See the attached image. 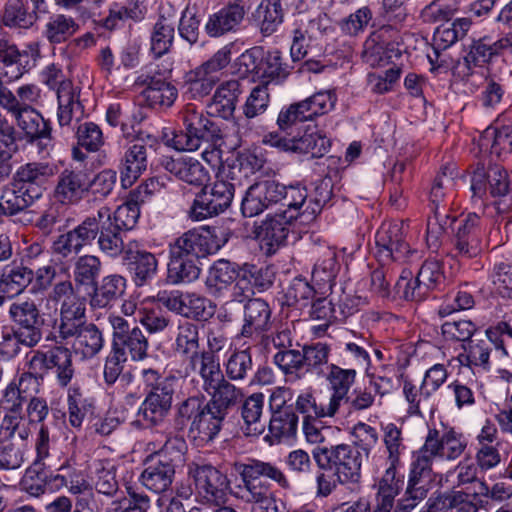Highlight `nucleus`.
I'll return each mask as SVG.
<instances>
[{"label":"nucleus","mask_w":512,"mask_h":512,"mask_svg":"<svg viewBox=\"0 0 512 512\" xmlns=\"http://www.w3.org/2000/svg\"><path fill=\"white\" fill-rule=\"evenodd\" d=\"M49 370L54 372L60 387H67L74 376L71 351L63 346L50 349Z\"/></svg>","instance_id":"nucleus-52"},{"label":"nucleus","mask_w":512,"mask_h":512,"mask_svg":"<svg viewBox=\"0 0 512 512\" xmlns=\"http://www.w3.org/2000/svg\"><path fill=\"white\" fill-rule=\"evenodd\" d=\"M425 443L426 451H430L436 458L449 461L459 458L467 447L466 438L453 428L429 429Z\"/></svg>","instance_id":"nucleus-13"},{"label":"nucleus","mask_w":512,"mask_h":512,"mask_svg":"<svg viewBox=\"0 0 512 512\" xmlns=\"http://www.w3.org/2000/svg\"><path fill=\"white\" fill-rule=\"evenodd\" d=\"M397 34V29L391 25H383L370 34L364 43L362 58L371 67L383 66L385 59V39L389 34Z\"/></svg>","instance_id":"nucleus-45"},{"label":"nucleus","mask_w":512,"mask_h":512,"mask_svg":"<svg viewBox=\"0 0 512 512\" xmlns=\"http://www.w3.org/2000/svg\"><path fill=\"white\" fill-rule=\"evenodd\" d=\"M336 95L332 91H320L299 101L308 120L331 111L336 103Z\"/></svg>","instance_id":"nucleus-64"},{"label":"nucleus","mask_w":512,"mask_h":512,"mask_svg":"<svg viewBox=\"0 0 512 512\" xmlns=\"http://www.w3.org/2000/svg\"><path fill=\"white\" fill-rule=\"evenodd\" d=\"M138 83L146 86L142 94L147 104L154 109L170 108L178 97L177 88L161 77L141 75Z\"/></svg>","instance_id":"nucleus-26"},{"label":"nucleus","mask_w":512,"mask_h":512,"mask_svg":"<svg viewBox=\"0 0 512 512\" xmlns=\"http://www.w3.org/2000/svg\"><path fill=\"white\" fill-rule=\"evenodd\" d=\"M34 200L13 180L5 185L0 195V214L14 216L26 211Z\"/></svg>","instance_id":"nucleus-43"},{"label":"nucleus","mask_w":512,"mask_h":512,"mask_svg":"<svg viewBox=\"0 0 512 512\" xmlns=\"http://www.w3.org/2000/svg\"><path fill=\"white\" fill-rule=\"evenodd\" d=\"M245 14L246 9L243 2L235 0L209 16L205 24V31L210 37H221L234 32L242 23Z\"/></svg>","instance_id":"nucleus-22"},{"label":"nucleus","mask_w":512,"mask_h":512,"mask_svg":"<svg viewBox=\"0 0 512 512\" xmlns=\"http://www.w3.org/2000/svg\"><path fill=\"white\" fill-rule=\"evenodd\" d=\"M126 290V279L119 274L104 276L93 286L90 298L92 308H107L120 299Z\"/></svg>","instance_id":"nucleus-35"},{"label":"nucleus","mask_w":512,"mask_h":512,"mask_svg":"<svg viewBox=\"0 0 512 512\" xmlns=\"http://www.w3.org/2000/svg\"><path fill=\"white\" fill-rule=\"evenodd\" d=\"M210 295L243 302L250 297V286L243 267L225 259L214 262L205 281Z\"/></svg>","instance_id":"nucleus-4"},{"label":"nucleus","mask_w":512,"mask_h":512,"mask_svg":"<svg viewBox=\"0 0 512 512\" xmlns=\"http://www.w3.org/2000/svg\"><path fill=\"white\" fill-rule=\"evenodd\" d=\"M118 465L112 459H97L91 465L93 488L102 495L114 497L119 491L117 479Z\"/></svg>","instance_id":"nucleus-34"},{"label":"nucleus","mask_w":512,"mask_h":512,"mask_svg":"<svg viewBox=\"0 0 512 512\" xmlns=\"http://www.w3.org/2000/svg\"><path fill=\"white\" fill-rule=\"evenodd\" d=\"M160 390V393L147 392L139 407L138 421L145 427L161 426L170 413L175 391H169L165 385Z\"/></svg>","instance_id":"nucleus-17"},{"label":"nucleus","mask_w":512,"mask_h":512,"mask_svg":"<svg viewBox=\"0 0 512 512\" xmlns=\"http://www.w3.org/2000/svg\"><path fill=\"white\" fill-rule=\"evenodd\" d=\"M69 423L79 429L85 418L93 415L95 406L92 398L82 393L79 387H70L67 395Z\"/></svg>","instance_id":"nucleus-48"},{"label":"nucleus","mask_w":512,"mask_h":512,"mask_svg":"<svg viewBox=\"0 0 512 512\" xmlns=\"http://www.w3.org/2000/svg\"><path fill=\"white\" fill-rule=\"evenodd\" d=\"M298 428V416L294 410H281L271 415L269 421L270 436L275 441L288 439L296 435Z\"/></svg>","instance_id":"nucleus-60"},{"label":"nucleus","mask_w":512,"mask_h":512,"mask_svg":"<svg viewBox=\"0 0 512 512\" xmlns=\"http://www.w3.org/2000/svg\"><path fill=\"white\" fill-rule=\"evenodd\" d=\"M8 315L10 320L23 334L34 337L38 342L43 337L44 319L40 314L38 306L31 299H18L9 306Z\"/></svg>","instance_id":"nucleus-14"},{"label":"nucleus","mask_w":512,"mask_h":512,"mask_svg":"<svg viewBox=\"0 0 512 512\" xmlns=\"http://www.w3.org/2000/svg\"><path fill=\"white\" fill-rule=\"evenodd\" d=\"M34 271L22 262H13L6 265L0 277V290L2 293L14 296L24 291L32 282Z\"/></svg>","instance_id":"nucleus-40"},{"label":"nucleus","mask_w":512,"mask_h":512,"mask_svg":"<svg viewBox=\"0 0 512 512\" xmlns=\"http://www.w3.org/2000/svg\"><path fill=\"white\" fill-rule=\"evenodd\" d=\"M234 471L241 477V483L235 487L234 496L251 504V512H288L286 504L271 491L262 477L275 481L282 488H289L284 473L274 464L249 459L247 462H235Z\"/></svg>","instance_id":"nucleus-1"},{"label":"nucleus","mask_w":512,"mask_h":512,"mask_svg":"<svg viewBox=\"0 0 512 512\" xmlns=\"http://www.w3.org/2000/svg\"><path fill=\"white\" fill-rule=\"evenodd\" d=\"M208 395L210 398L207 403L214 406L215 409L224 412L226 415L242 403L245 397L243 389L237 387L231 380L226 378Z\"/></svg>","instance_id":"nucleus-42"},{"label":"nucleus","mask_w":512,"mask_h":512,"mask_svg":"<svg viewBox=\"0 0 512 512\" xmlns=\"http://www.w3.org/2000/svg\"><path fill=\"white\" fill-rule=\"evenodd\" d=\"M480 146L490 149L491 154L498 158L512 152V125L486 128L479 140Z\"/></svg>","instance_id":"nucleus-41"},{"label":"nucleus","mask_w":512,"mask_h":512,"mask_svg":"<svg viewBox=\"0 0 512 512\" xmlns=\"http://www.w3.org/2000/svg\"><path fill=\"white\" fill-rule=\"evenodd\" d=\"M228 415L214 406L206 403L202 411L192 420L189 433L201 443L213 441L222 429L224 420Z\"/></svg>","instance_id":"nucleus-27"},{"label":"nucleus","mask_w":512,"mask_h":512,"mask_svg":"<svg viewBox=\"0 0 512 512\" xmlns=\"http://www.w3.org/2000/svg\"><path fill=\"white\" fill-rule=\"evenodd\" d=\"M175 467L168 462L151 457L140 476V481L144 487L154 493H163L167 491L174 480Z\"/></svg>","instance_id":"nucleus-32"},{"label":"nucleus","mask_w":512,"mask_h":512,"mask_svg":"<svg viewBox=\"0 0 512 512\" xmlns=\"http://www.w3.org/2000/svg\"><path fill=\"white\" fill-rule=\"evenodd\" d=\"M1 22L10 29L28 30L34 26L37 19L21 0H8L4 6Z\"/></svg>","instance_id":"nucleus-50"},{"label":"nucleus","mask_w":512,"mask_h":512,"mask_svg":"<svg viewBox=\"0 0 512 512\" xmlns=\"http://www.w3.org/2000/svg\"><path fill=\"white\" fill-rule=\"evenodd\" d=\"M308 193L307 189L300 185H290L284 187L282 206L286 207L282 211L283 214L293 215L294 220L301 218L304 221V208L308 204Z\"/></svg>","instance_id":"nucleus-63"},{"label":"nucleus","mask_w":512,"mask_h":512,"mask_svg":"<svg viewBox=\"0 0 512 512\" xmlns=\"http://www.w3.org/2000/svg\"><path fill=\"white\" fill-rule=\"evenodd\" d=\"M145 11L138 0H129L126 4L113 2L109 6V14L102 20L106 29L113 30L130 19L140 21L144 18Z\"/></svg>","instance_id":"nucleus-51"},{"label":"nucleus","mask_w":512,"mask_h":512,"mask_svg":"<svg viewBox=\"0 0 512 512\" xmlns=\"http://www.w3.org/2000/svg\"><path fill=\"white\" fill-rule=\"evenodd\" d=\"M184 130L174 133L169 144L178 151H196L203 143L214 142L222 138L219 126L201 108L187 104L182 111Z\"/></svg>","instance_id":"nucleus-2"},{"label":"nucleus","mask_w":512,"mask_h":512,"mask_svg":"<svg viewBox=\"0 0 512 512\" xmlns=\"http://www.w3.org/2000/svg\"><path fill=\"white\" fill-rule=\"evenodd\" d=\"M486 234L481 216L468 213L460 220L452 240L456 257L472 259L479 256L485 248Z\"/></svg>","instance_id":"nucleus-9"},{"label":"nucleus","mask_w":512,"mask_h":512,"mask_svg":"<svg viewBox=\"0 0 512 512\" xmlns=\"http://www.w3.org/2000/svg\"><path fill=\"white\" fill-rule=\"evenodd\" d=\"M273 362L284 373L288 381H297L305 376L302 351L280 350L274 355Z\"/></svg>","instance_id":"nucleus-56"},{"label":"nucleus","mask_w":512,"mask_h":512,"mask_svg":"<svg viewBox=\"0 0 512 512\" xmlns=\"http://www.w3.org/2000/svg\"><path fill=\"white\" fill-rule=\"evenodd\" d=\"M492 345H494V342L486 334L484 337L476 335L462 345L463 352L458 355L457 359L462 366L489 370Z\"/></svg>","instance_id":"nucleus-39"},{"label":"nucleus","mask_w":512,"mask_h":512,"mask_svg":"<svg viewBox=\"0 0 512 512\" xmlns=\"http://www.w3.org/2000/svg\"><path fill=\"white\" fill-rule=\"evenodd\" d=\"M55 168L48 163L33 162L21 166L13 177L34 201L39 199L49 179L54 176Z\"/></svg>","instance_id":"nucleus-18"},{"label":"nucleus","mask_w":512,"mask_h":512,"mask_svg":"<svg viewBox=\"0 0 512 512\" xmlns=\"http://www.w3.org/2000/svg\"><path fill=\"white\" fill-rule=\"evenodd\" d=\"M328 369L326 380L331 391L329 411L337 413L341 404L348 401V393L355 382L356 369H344L336 364H330Z\"/></svg>","instance_id":"nucleus-29"},{"label":"nucleus","mask_w":512,"mask_h":512,"mask_svg":"<svg viewBox=\"0 0 512 512\" xmlns=\"http://www.w3.org/2000/svg\"><path fill=\"white\" fill-rule=\"evenodd\" d=\"M200 275V268L195 260L170 250L167 265V282L170 284L190 283Z\"/></svg>","instance_id":"nucleus-44"},{"label":"nucleus","mask_w":512,"mask_h":512,"mask_svg":"<svg viewBox=\"0 0 512 512\" xmlns=\"http://www.w3.org/2000/svg\"><path fill=\"white\" fill-rule=\"evenodd\" d=\"M112 346L120 348L126 356L128 353L133 361H142L148 356V339L137 326H133L131 331Z\"/></svg>","instance_id":"nucleus-55"},{"label":"nucleus","mask_w":512,"mask_h":512,"mask_svg":"<svg viewBox=\"0 0 512 512\" xmlns=\"http://www.w3.org/2000/svg\"><path fill=\"white\" fill-rule=\"evenodd\" d=\"M433 215L427 220L426 240L429 247L437 248L440 238L450 228L456 220L449 215L447 207L431 208Z\"/></svg>","instance_id":"nucleus-59"},{"label":"nucleus","mask_w":512,"mask_h":512,"mask_svg":"<svg viewBox=\"0 0 512 512\" xmlns=\"http://www.w3.org/2000/svg\"><path fill=\"white\" fill-rule=\"evenodd\" d=\"M69 342L76 353L84 358H92L103 348L104 338L95 324L88 323Z\"/></svg>","instance_id":"nucleus-46"},{"label":"nucleus","mask_w":512,"mask_h":512,"mask_svg":"<svg viewBox=\"0 0 512 512\" xmlns=\"http://www.w3.org/2000/svg\"><path fill=\"white\" fill-rule=\"evenodd\" d=\"M186 371L198 375L202 381V389L207 393L225 379L217 356L211 352H202V356L187 363Z\"/></svg>","instance_id":"nucleus-33"},{"label":"nucleus","mask_w":512,"mask_h":512,"mask_svg":"<svg viewBox=\"0 0 512 512\" xmlns=\"http://www.w3.org/2000/svg\"><path fill=\"white\" fill-rule=\"evenodd\" d=\"M225 378L243 381L253 370V360L249 349L233 351L224 363Z\"/></svg>","instance_id":"nucleus-57"},{"label":"nucleus","mask_w":512,"mask_h":512,"mask_svg":"<svg viewBox=\"0 0 512 512\" xmlns=\"http://www.w3.org/2000/svg\"><path fill=\"white\" fill-rule=\"evenodd\" d=\"M451 167H444L435 177L430 190L431 208L447 206L451 200V193L454 188V175Z\"/></svg>","instance_id":"nucleus-61"},{"label":"nucleus","mask_w":512,"mask_h":512,"mask_svg":"<svg viewBox=\"0 0 512 512\" xmlns=\"http://www.w3.org/2000/svg\"><path fill=\"white\" fill-rule=\"evenodd\" d=\"M293 1L261 0L252 13V19L262 36L269 37L278 31Z\"/></svg>","instance_id":"nucleus-20"},{"label":"nucleus","mask_w":512,"mask_h":512,"mask_svg":"<svg viewBox=\"0 0 512 512\" xmlns=\"http://www.w3.org/2000/svg\"><path fill=\"white\" fill-rule=\"evenodd\" d=\"M232 180L218 176L211 188L207 184L203 186L189 209V217L194 221H202L224 212L234 197L235 183Z\"/></svg>","instance_id":"nucleus-6"},{"label":"nucleus","mask_w":512,"mask_h":512,"mask_svg":"<svg viewBox=\"0 0 512 512\" xmlns=\"http://www.w3.org/2000/svg\"><path fill=\"white\" fill-rule=\"evenodd\" d=\"M226 242L227 238L221 230L192 229L177 238L170 250L197 261L216 253Z\"/></svg>","instance_id":"nucleus-8"},{"label":"nucleus","mask_w":512,"mask_h":512,"mask_svg":"<svg viewBox=\"0 0 512 512\" xmlns=\"http://www.w3.org/2000/svg\"><path fill=\"white\" fill-rule=\"evenodd\" d=\"M78 29L79 26L72 17L54 14L48 18L42 34L50 44L56 45L67 41Z\"/></svg>","instance_id":"nucleus-47"},{"label":"nucleus","mask_w":512,"mask_h":512,"mask_svg":"<svg viewBox=\"0 0 512 512\" xmlns=\"http://www.w3.org/2000/svg\"><path fill=\"white\" fill-rule=\"evenodd\" d=\"M161 165L177 179L195 187L202 188L210 180L208 170L198 160L191 157H165Z\"/></svg>","instance_id":"nucleus-21"},{"label":"nucleus","mask_w":512,"mask_h":512,"mask_svg":"<svg viewBox=\"0 0 512 512\" xmlns=\"http://www.w3.org/2000/svg\"><path fill=\"white\" fill-rule=\"evenodd\" d=\"M102 269L99 257L95 255H82L74 263L73 277L78 285L94 286Z\"/></svg>","instance_id":"nucleus-58"},{"label":"nucleus","mask_w":512,"mask_h":512,"mask_svg":"<svg viewBox=\"0 0 512 512\" xmlns=\"http://www.w3.org/2000/svg\"><path fill=\"white\" fill-rule=\"evenodd\" d=\"M151 146L134 143L125 151L120 165V181L123 188L131 187L148 167Z\"/></svg>","instance_id":"nucleus-24"},{"label":"nucleus","mask_w":512,"mask_h":512,"mask_svg":"<svg viewBox=\"0 0 512 512\" xmlns=\"http://www.w3.org/2000/svg\"><path fill=\"white\" fill-rule=\"evenodd\" d=\"M90 223L94 227L93 241L97 238L98 248L103 254L111 258L125 255L128 248L124 242L126 233L112 225L108 207L103 206L91 215Z\"/></svg>","instance_id":"nucleus-11"},{"label":"nucleus","mask_w":512,"mask_h":512,"mask_svg":"<svg viewBox=\"0 0 512 512\" xmlns=\"http://www.w3.org/2000/svg\"><path fill=\"white\" fill-rule=\"evenodd\" d=\"M401 481L396 477V465H392L386 469L384 475L378 483L377 505L384 512H392L394 507V498L398 495Z\"/></svg>","instance_id":"nucleus-53"},{"label":"nucleus","mask_w":512,"mask_h":512,"mask_svg":"<svg viewBox=\"0 0 512 512\" xmlns=\"http://www.w3.org/2000/svg\"><path fill=\"white\" fill-rule=\"evenodd\" d=\"M67 209L60 202L50 204L37 218L35 227L44 235H50L55 229L69 226L71 221L66 216Z\"/></svg>","instance_id":"nucleus-62"},{"label":"nucleus","mask_w":512,"mask_h":512,"mask_svg":"<svg viewBox=\"0 0 512 512\" xmlns=\"http://www.w3.org/2000/svg\"><path fill=\"white\" fill-rule=\"evenodd\" d=\"M123 260L133 275L136 286L145 285L157 274L158 260L151 252L145 250L134 251L131 245H128Z\"/></svg>","instance_id":"nucleus-30"},{"label":"nucleus","mask_w":512,"mask_h":512,"mask_svg":"<svg viewBox=\"0 0 512 512\" xmlns=\"http://www.w3.org/2000/svg\"><path fill=\"white\" fill-rule=\"evenodd\" d=\"M312 455L319 469L333 471L338 483L360 482L362 453L357 447L349 444L316 447Z\"/></svg>","instance_id":"nucleus-3"},{"label":"nucleus","mask_w":512,"mask_h":512,"mask_svg":"<svg viewBox=\"0 0 512 512\" xmlns=\"http://www.w3.org/2000/svg\"><path fill=\"white\" fill-rule=\"evenodd\" d=\"M217 81L218 78L209 77L196 67L184 77L183 95L188 99H201L211 92Z\"/></svg>","instance_id":"nucleus-54"},{"label":"nucleus","mask_w":512,"mask_h":512,"mask_svg":"<svg viewBox=\"0 0 512 512\" xmlns=\"http://www.w3.org/2000/svg\"><path fill=\"white\" fill-rule=\"evenodd\" d=\"M187 475L192 481L194 489L182 487L179 495L189 498L193 491L202 500L208 503H220L224 500L229 480L216 467L203 462H191L187 465Z\"/></svg>","instance_id":"nucleus-5"},{"label":"nucleus","mask_w":512,"mask_h":512,"mask_svg":"<svg viewBox=\"0 0 512 512\" xmlns=\"http://www.w3.org/2000/svg\"><path fill=\"white\" fill-rule=\"evenodd\" d=\"M326 27L319 16L313 19H300V26L293 30L290 54L294 61L305 57H319L323 54L322 38Z\"/></svg>","instance_id":"nucleus-10"},{"label":"nucleus","mask_w":512,"mask_h":512,"mask_svg":"<svg viewBox=\"0 0 512 512\" xmlns=\"http://www.w3.org/2000/svg\"><path fill=\"white\" fill-rule=\"evenodd\" d=\"M408 225L403 221L384 223L375 235V256L379 263L404 262L416 251L406 241Z\"/></svg>","instance_id":"nucleus-7"},{"label":"nucleus","mask_w":512,"mask_h":512,"mask_svg":"<svg viewBox=\"0 0 512 512\" xmlns=\"http://www.w3.org/2000/svg\"><path fill=\"white\" fill-rule=\"evenodd\" d=\"M90 177L81 169H64L54 189L55 199L64 205L79 203L89 191Z\"/></svg>","instance_id":"nucleus-15"},{"label":"nucleus","mask_w":512,"mask_h":512,"mask_svg":"<svg viewBox=\"0 0 512 512\" xmlns=\"http://www.w3.org/2000/svg\"><path fill=\"white\" fill-rule=\"evenodd\" d=\"M271 309L268 303L260 298L249 299L244 306L241 336L258 339L271 326Z\"/></svg>","instance_id":"nucleus-23"},{"label":"nucleus","mask_w":512,"mask_h":512,"mask_svg":"<svg viewBox=\"0 0 512 512\" xmlns=\"http://www.w3.org/2000/svg\"><path fill=\"white\" fill-rule=\"evenodd\" d=\"M330 148V140L316 126H307L297 135L289 137V152L310 154L313 158L324 156Z\"/></svg>","instance_id":"nucleus-31"},{"label":"nucleus","mask_w":512,"mask_h":512,"mask_svg":"<svg viewBox=\"0 0 512 512\" xmlns=\"http://www.w3.org/2000/svg\"><path fill=\"white\" fill-rule=\"evenodd\" d=\"M264 400L265 397L262 393H253L242 401L241 417L243 425L241 429L248 437H257L265 430L266 423L262 418Z\"/></svg>","instance_id":"nucleus-38"},{"label":"nucleus","mask_w":512,"mask_h":512,"mask_svg":"<svg viewBox=\"0 0 512 512\" xmlns=\"http://www.w3.org/2000/svg\"><path fill=\"white\" fill-rule=\"evenodd\" d=\"M174 352L187 363L202 356L200 351V327L192 322L180 323L173 344Z\"/></svg>","instance_id":"nucleus-37"},{"label":"nucleus","mask_w":512,"mask_h":512,"mask_svg":"<svg viewBox=\"0 0 512 512\" xmlns=\"http://www.w3.org/2000/svg\"><path fill=\"white\" fill-rule=\"evenodd\" d=\"M91 216L86 217L73 229L61 233L52 242V253L62 258L77 255L86 246L93 242L94 227L91 225Z\"/></svg>","instance_id":"nucleus-19"},{"label":"nucleus","mask_w":512,"mask_h":512,"mask_svg":"<svg viewBox=\"0 0 512 512\" xmlns=\"http://www.w3.org/2000/svg\"><path fill=\"white\" fill-rule=\"evenodd\" d=\"M241 92V83L238 80H229L222 83L216 89L208 105L210 113L222 119L231 118Z\"/></svg>","instance_id":"nucleus-36"},{"label":"nucleus","mask_w":512,"mask_h":512,"mask_svg":"<svg viewBox=\"0 0 512 512\" xmlns=\"http://www.w3.org/2000/svg\"><path fill=\"white\" fill-rule=\"evenodd\" d=\"M29 143H37L40 150L52 147V126L35 108H24L15 118Z\"/></svg>","instance_id":"nucleus-16"},{"label":"nucleus","mask_w":512,"mask_h":512,"mask_svg":"<svg viewBox=\"0 0 512 512\" xmlns=\"http://www.w3.org/2000/svg\"><path fill=\"white\" fill-rule=\"evenodd\" d=\"M469 18H457L450 24L439 26L433 35V43L436 50H445L462 40L471 27Z\"/></svg>","instance_id":"nucleus-49"},{"label":"nucleus","mask_w":512,"mask_h":512,"mask_svg":"<svg viewBox=\"0 0 512 512\" xmlns=\"http://www.w3.org/2000/svg\"><path fill=\"white\" fill-rule=\"evenodd\" d=\"M57 120L61 127L71 126L84 117V106L80 101V89L72 82H64L57 91Z\"/></svg>","instance_id":"nucleus-25"},{"label":"nucleus","mask_w":512,"mask_h":512,"mask_svg":"<svg viewBox=\"0 0 512 512\" xmlns=\"http://www.w3.org/2000/svg\"><path fill=\"white\" fill-rule=\"evenodd\" d=\"M444 280L442 263L438 259H427L420 267L415 279L407 280L401 277L397 282L400 289L404 286L403 297L407 300L421 301L428 293Z\"/></svg>","instance_id":"nucleus-12"},{"label":"nucleus","mask_w":512,"mask_h":512,"mask_svg":"<svg viewBox=\"0 0 512 512\" xmlns=\"http://www.w3.org/2000/svg\"><path fill=\"white\" fill-rule=\"evenodd\" d=\"M294 220L293 215L275 213L268 215L260 225L255 227V236L268 250L284 244L289 234V225Z\"/></svg>","instance_id":"nucleus-28"}]
</instances>
